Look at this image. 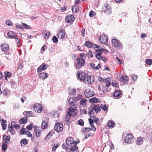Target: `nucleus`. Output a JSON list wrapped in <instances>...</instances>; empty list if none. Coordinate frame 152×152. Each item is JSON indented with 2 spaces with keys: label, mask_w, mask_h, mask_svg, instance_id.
<instances>
[{
  "label": "nucleus",
  "mask_w": 152,
  "mask_h": 152,
  "mask_svg": "<svg viewBox=\"0 0 152 152\" xmlns=\"http://www.w3.org/2000/svg\"><path fill=\"white\" fill-rule=\"evenodd\" d=\"M78 79L80 81L83 80V82L86 84H90L92 83L94 81L93 76L86 75L85 73L82 72H79L77 73Z\"/></svg>",
  "instance_id": "obj_1"
},
{
  "label": "nucleus",
  "mask_w": 152,
  "mask_h": 152,
  "mask_svg": "<svg viewBox=\"0 0 152 152\" xmlns=\"http://www.w3.org/2000/svg\"><path fill=\"white\" fill-rule=\"evenodd\" d=\"M68 112L66 114V118L69 117L68 118H70L71 116H74L77 113V107L75 105H72L70 106L68 110Z\"/></svg>",
  "instance_id": "obj_2"
},
{
  "label": "nucleus",
  "mask_w": 152,
  "mask_h": 152,
  "mask_svg": "<svg viewBox=\"0 0 152 152\" xmlns=\"http://www.w3.org/2000/svg\"><path fill=\"white\" fill-rule=\"evenodd\" d=\"M112 41V44L113 46L116 49L120 50L123 48V44L117 39H113Z\"/></svg>",
  "instance_id": "obj_3"
},
{
  "label": "nucleus",
  "mask_w": 152,
  "mask_h": 152,
  "mask_svg": "<svg viewBox=\"0 0 152 152\" xmlns=\"http://www.w3.org/2000/svg\"><path fill=\"white\" fill-rule=\"evenodd\" d=\"M76 61L77 63L75 64V67L76 69L81 68L84 66L85 61L83 58H77Z\"/></svg>",
  "instance_id": "obj_4"
},
{
  "label": "nucleus",
  "mask_w": 152,
  "mask_h": 152,
  "mask_svg": "<svg viewBox=\"0 0 152 152\" xmlns=\"http://www.w3.org/2000/svg\"><path fill=\"white\" fill-rule=\"evenodd\" d=\"M104 51L106 53L108 52V51L104 48H101L99 49L96 50H95L96 57L98 59H100L102 56V53Z\"/></svg>",
  "instance_id": "obj_5"
},
{
  "label": "nucleus",
  "mask_w": 152,
  "mask_h": 152,
  "mask_svg": "<svg viewBox=\"0 0 152 152\" xmlns=\"http://www.w3.org/2000/svg\"><path fill=\"white\" fill-rule=\"evenodd\" d=\"M84 94L87 98H89L94 96L95 93L92 89H87L84 91Z\"/></svg>",
  "instance_id": "obj_6"
},
{
  "label": "nucleus",
  "mask_w": 152,
  "mask_h": 152,
  "mask_svg": "<svg viewBox=\"0 0 152 152\" xmlns=\"http://www.w3.org/2000/svg\"><path fill=\"white\" fill-rule=\"evenodd\" d=\"M63 125L58 123H56L54 126V129L57 132H61L63 129Z\"/></svg>",
  "instance_id": "obj_7"
},
{
  "label": "nucleus",
  "mask_w": 152,
  "mask_h": 152,
  "mask_svg": "<svg viewBox=\"0 0 152 152\" xmlns=\"http://www.w3.org/2000/svg\"><path fill=\"white\" fill-rule=\"evenodd\" d=\"M42 105L41 104L36 103L34 106V110L37 113H40L42 110Z\"/></svg>",
  "instance_id": "obj_8"
},
{
  "label": "nucleus",
  "mask_w": 152,
  "mask_h": 152,
  "mask_svg": "<svg viewBox=\"0 0 152 152\" xmlns=\"http://www.w3.org/2000/svg\"><path fill=\"white\" fill-rule=\"evenodd\" d=\"M133 138V134L131 133L129 134L125 137L124 141L126 142L129 144V143L131 142Z\"/></svg>",
  "instance_id": "obj_9"
},
{
  "label": "nucleus",
  "mask_w": 152,
  "mask_h": 152,
  "mask_svg": "<svg viewBox=\"0 0 152 152\" xmlns=\"http://www.w3.org/2000/svg\"><path fill=\"white\" fill-rule=\"evenodd\" d=\"M80 142L79 140L76 141H75L74 143L72 145L70 149V150L71 152H73L75 151H76L78 149V147L76 145Z\"/></svg>",
  "instance_id": "obj_10"
},
{
  "label": "nucleus",
  "mask_w": 152,
  "mask_h": 152,
  "mask_svg": "<svg viewBox=\"0 0 152 152\" xmlns=\"http://www.w3.org/2000/svg\"><path fill=\"white\" fill-rule=\"evenodd\" d=\"M48 65L42 64L37 69L38 72H40L43 70H46L48 67Z\"/></svg>",
  "instance_id": "obj_11"
},
{
  "label": "nucleus",
  "mask_w": 152,
  "mask_h": 152,
  "mask_svg": "<svg viewBox=\"0 0 152 152\" xmlns=\"http://www.w3.org/2000/svg\"><path fill=\"white\" fill-rule=\"evenodd\" d=\"M75 20V18L74 16L72 15H67L66 18L65 20L67 23H71L73 22Z\"/></svg>",
  "instance_id": "obj_12"
},
{
  "label": "nucleus",
  "mask_w": 152,
  "mask_h": 152,
  "mask_svg": "<svg viewBox=\"0 0 152 152\" xmlns=\"http://www.w3.org/2000/svg\"><path fill=\"white\" fill-rule=\"evenodd\" d=\"M99 40L103 43H105L108 42V39L107 36L103 34L101 35L99 38Z\"/></svg>",
  "instance_id": "obj_13"
},
{
  "label": "nucleus",
  "mask_w": 152,
  "mask_h": 152,
  "mask_svg": "<svg viewBox=\"0 0 152 152\" xmlns=\"http://www.w3.org/2000/svg\"><path fill=\"white\" fill-rule=\"evenodd\" d=\"M65 36V31L63 29H60L58 34V37L59 39H62Z\"/></svg>",
  "instance_id": "obj_14"
},
{
  "label": "nucleus",
  "mask_w": 152,
  "mask_h": 152,
  "mask_svg": "<svg viewBox=\"0 0 152 152\" xmlns=\"http://www.w3.org/2000/svg\"><path fill=\"white\" fill-rule=\"evenodd\" d=\"M128 77L127 76L121 75L118 79L119 80L122 81L124 83H127L128 81Z\"/></svg>",
  "instance_id": "obj_15"
},
{
  "label": "nucleus",
  "mask_w": 152,
  "mask_h": 152,
  "mask_svg": "<svg viewBox=\"0 0 152 152\" xmlns=\"http://www.w3.org/2000/svg\"><path fill=\"white\" fill-rule=\"evenodd\" d=\"M74 142L71 137H68L66 140V144L68 146H71Z\"/></svg>",
  "instance_id": "obj_16"
},
{
  "label": "nucleus",
  "mask_w": 152,
  "mask_h": 152,
  "mask_svg": "<svg viewBox=\"0 0 152 152\" xmlns=\"http://www.w3.org/2000/svg\"><path fill=\"white\" fill-rule=\"evenodd\" d=\"M34 131L37 137H39L41 135V130L39 129V127H36L34 128Z\"/></svg>",
  "instance_id": "obj_17"
},
{
  "label": "nucleus",
  "mask_w": 152,
  "mask_h": 152,
  "mask_svg": "<svg viewBox=\"0 0 152 152\" xmlns=\"http://www.w3.org/2000/svg\"><path fill=\"white\" fill-rule=\"evenodd\" d=\"M91 108L96 113L99 112L101 110L100 108L98 105H92L91 106Z\"/></svg>",
  "instance_id": "obj_18"
},
{
  "label": "nucleus",
  "mask_w": 152,
  "mask_h": 152,
  "mask_svg": "<svg viewBox=\"0 0 152 152\" xmlns=\"http://www.w3.org/2000/svg\"><path fill=\"white\" fill-rule=\"evenodd\" d=\"M1 47L4 52L8 50L9 49V46L7 44L5 43L1 45Z\"/></svg>",
  "instance_id": "obj_19"
},
{
  "label": "nucleus",
  "mask_w": 152,
  "mask_h": 152,
  "mask_svg": "<svg viewBox=\"0 0 152 152\" xmlns=\"http://www.w3.org/2000/svg\"><path fill=\"white\" fill-rule=\"evenodd\" d=\"M38 75L39 77L40 78L45 79L48 77V75L47 73L42 72L39 74Z\"/></svg>",
  "instance_id": "obj_20"
},
{
  "label": "nucleus",
  "mask_w": 152,
  "mask_h": 152,
  "mask_svg": "<svg viewBox=\"0 0 152 152\" xmlns=\"http://www.w3.org/2000/svg\"><path fill=\"white\" fill-rule=\"evenodd\" d=\"M143 138L142 137H140L137 138L136 142V145H141L143 143Z\"/></svg>",
  "instance_id": "obj_21"
},
{
  "label": "nucleus",
  "mask_w": 152,
  "mask_h": 152,
  "mask_svg": "<svg viewBox=\"0 0 152 152\" xmlns=\"http://www.w3.org/2000/svg\"><path fill=\"white\" fill-rule=\"evenodd\" d=\"M42 36L44 37H45L46 38H49V35L50 34V31H48V32L45 30H43L42 32Z\"/></svg>",
  "instance_id": "obj_22"
},
{
  "label": "nucleus",
  "mask_w": 152,
  "mask_h": 152,
  "mask_svg": "<svg viewBox=\"0 0 152 152\" xmlns=\"http://www.w3.org/2000/svg\"><path fill=\"white\" fill-rule=\"evenodd\" d=\"M80 10V7L77 5L74 6L72 7V10L73 12L76 13L78 12Z\"/></svg>",
  "instance_id": "obj_23"
},
{
  "label": "nucleus",
  "mask_w": 152,
  "mask_h": 152,
  "mask_svg": "<svg viewBox=\"0 0 152 152\" xmlns=\"http://www.w3.org/2000/svg\"><path fill=\"white\" fill-rule=\"evenodd\" d=\"M93 109L91 108V107L88 110V113L89 114L90 116V118H94V112L92 110Z\"/></svg>",
  "instance_id": "obj_24"
},
{
  "label": "nucleus",
  "mask_w": 152,
  "mask_h": 152,
  "mask_svg": "<svg viewBox=\"0 0 152 152\" xmlns=\"http://www.w3.org/2000/svg\"><path fill=\"white\" fill-rule=\"evenodd\" d=\"M8 37L10 38H13L15 37V33L12 31H9L7 34Z\"/></svg>",
  "instance_id": "obj_25"
},
{
  "label": "nucleus",
  "mask_w": 152,
  "mask_h": 152,
  "mask_svg": "<svg viewBox=\"0 0 152 152\" xmlns=\"http://www.w3.org/2000/svg\"><path fill=\"white\" fill-rule=\"evenodd\" d=\"M48 122L44 120L43 121L41 124V128L43 129H46V127H48Z\"/></svg>",
  "instance_id": "obj_26"
},
{
  "label": "nucleus",
  "mask_w": 152,
  "mask_h": 152,
  "mask_svg": "<svg viewBox=\"0 0 152 152\" xmlns=\"http://www.w3.org/2000/svg\"><path fill=\"white\" fill-rule=\"evenodd\" d=\"M107 125L109 127H113L115 125V122L112 121H108Z\"/></svg>",
  "instance_id": "obj_27"
},
{
  "label": "nucleus",
  "mask_w": 152,
  "mask_h": 152,
  "mask_svg": "<svg viewBox=\"0 0 152 152\" xmlns=\"http://www.w3.org/2000/svg\"><path fill=\"white\" fill-rule=\"evenodd\" d=\"M87 99L85 98H83L81 100L80 102V104L83 106H84L86 104Z\"/></svg>",
  "instance_id": "obj_28"
},
{
  "label": "nucleus",
  "mask_w": 152,
  "mask_h": 152,
  "mask_svg": "<svg viewBox=\"0 0 152 152\" xmlns=\"http://www.w3.org/2000/svg\"><path fill=\"white\" fill-rule=\"evenodd\" d=\"M121 95V91L119 90H117L114 92L113 94V95L115 97H118Z\"/></svg>",
  "instance_id": "obj_29"
},
{
  "label": "nucleus",
  "mask_w": 152,
  "mask_h": 152,
  "mask_svg": "<svg viewBox=\"0 0 152 152\" xmlns=\"http://www.w3.org/2000/svg\"><path fill=\"white\" fill-rule=\"evenodd\" d=\"M84 45L88 48H91L92 46V43L91 42L87 41L85 42Z\"/></svg>",
  "instance_id": "obj_30"
},
{
  "label": "nucleus",
  "mask_w": 152,
  "mask_h": 152,
  "mask_svg": "<svg viewBox=\"0 0 152 152\" xmlns=\"http://www.w3.org/2000/svg\"><path fill=\"white\" fill-rule=\"evenodd\" d=\"M28 141L26 139H22L20 142V145L21 146H22V145L23 144L24 145L27 144L28 143Z\"/></svg>",
  "instance_id": "obj_31"
},
{
  "label": "nucleus",
  "mask_w": 152,
  "mask_h": 152,
  "mask_svg": "<svg viewBox=\"0 0 152 152\" xmlns=\"http://www.w3.org/2000/svg\"><path fill=\"white\" fill-rule=\"evenodd\" d=\"M10 136H7L4 135L3 137V139L4 140V143H7V142L9 141L10 140Z\"/></svg>",
  "instance_id": "obj_32"
},
{
  "label": "nucleus",
  "mask_w": 152,
  "mask_h": 152,
  "mask_svg": "<svg viewBox=\"0 0 152 152\" xmlns=\"http://www.w3.org/2000/svg\"><path fill=\"white\" fill-rule=\"evenodd\" d=\"M27 120L26 118H23L20 119L19 122L20 124H24L27 122Z\"/></svg>",
  "instance_id": "obj_33"
},
{
  "label": "nucleus",
  "mask_w": 152,
  "mask_h": 152,
  "mask_svg": "<svg viewBox=\"0 0 152 152\" xmlns=\"http://www.w3.org/2000/svg\"><path fill=\"white\" fill-rule=\"evenodd\" d=\"M8 129L12 134H15V131L13 129V127H10V125H9Z\"/></svg>",
  "instance_id": "obj_34"
},
{
  "label": "nucleus",
  "mask_w": 152,
  "mask_h": 152,
  "mask_svg": "<svg viewBox=\"0 0 152 152\" xmlns=\"http://www.w3.org/2000/svg\"><path fill=\"white\" fill-rule=\"evenodd\" d=\"M7 148V143H3L2 145V150L3 151H5Z\"/></svg>",
  "instance_id": "obj_35"
},
{
  "label": "nucleus",
  "mask_w": 152,
  "mask_h": 152,
  "mask_svg": "<svg viewBox=\"0 0 152 152\" xmlns=\"http://www.w3.org/2000/svg\"><path fill=\"white\" fill-rule=\"evenodd\" d=\"M100 107L102 110H104L105 111H106L108 110V107L105 104H101L100 105Z\"/></svg>",
  "instance_id": "obj_36"
},
{
  "label": "nucleus",
  "mask_w": 152,
  "mask_h": 152,
  "mask_svg": "<svg viewBox=\"0 0 152 152\" xmlns=\"http://www.w3.org/2000/svg\"><path fill=\"white\" fill-rule=\"evenodd\" d=\"M75 102V101L73 99V98L72 97H70L68 100L69 103L70 104L72 105H74Z\"/></svg>",
  "instance_id": "obj_37"
},
{
  "label": "nucleus",
  "mask_w": 152,
  "mask_h": 152,
  "mask_svg": "<svg viewBox=\"0 0 152 152\" xmlns=\"http://www.w3.org/2000/svg\"><path fill=\"white\" fill-rule=\"evenodd\" d=\"M98 99L96 97L93 98L92 99H90L89 102L92 103L97 102L98 101Z\"/></svg>",
  "instance_id": "obj_38"
},
{
  "label": "nucleus",
  "mask_w": 152,
  "mask_h": 152,
  "mask_svg": "<svg viewBox=\"0 0 152 152\" xmlns=\"http://www.w3.org/2000/svg\"><path fill=\"white\" fill-rule=\"evenodd\" d=\"M83 96L80 94L78 95L76 97V99L78 101H80L82 99H83Z\"/></svg>",
  "instance_id": "obj_39"
},
{
  "label": "nucleus",
  "mask_w": 152,
  "mask_h": 152,
  "mask_svg": "<svg viewBox=\"0 0 152 152\" xmlns=\"http://www.w3.org/2000/svg\"><path fill=\"white\" fill-rule=\"evenodd\" d=\"M69 94L72 95L75 94L76 92L75 89H71L70 91H69Z\"/></svg>",
  "instance_id": "obj_40"
},
{
  "label": "nucleus",
  "mask_w": 152,
  "mask_h": 152,
  "mask_svg": "<svg viewBox=\"0 0 152 152\" xmlns=\"http://www.w3.org/2000/svg\"><path fill=\"white\" fill-rule=\"evenodd\" d=\"M109 8H111V7L108 4H106L104 5V7L103 8L104 11L105 10H108Z\"/></svg>",
  "instance_id": "obj_41"
},
{
  "label": "nucleus",
  "mask_w": 152,
  "mask_h": 152,
  "mask_svg": "<svg viewBox=\"0 0 152 152\" xmlns=\"http://www.w3.org/2000/svg\"><path fill=\"white\" fill-rule=\"evenodd\" d=\"M145 62L148 65H151L152 64V60L151 59H146Z\"/></svg>",
  "instance_id": "obj_42"
},
{
  "label": "nucleus",
  "mask_w": 152,
  "mask_h": 152,
  "mask_svg": "<svg viewBox=\"0 0 152 152\" xmlns=\"http://www.w3.org/2000/svg\"><path fill=\"white\" fill-rule=\"evenodd\" d=\"M104 12L107 14H110L112 13V10L111 8H109L108 10H104Z\"/></svg>",
  "instance_id": "obj_43"
},
{
  "label": "nucleus",
  "mask_w": 152,
  "mask_h": 152,
  "mask_svg": "<svg viewBox=\"0 0 152 152\" xmlns=\"http://www.w3.org/2000/svg\"><path fill=\"white\" fill-rule=\"evenodd\" d=\"M22 25L23 27L27 29H29L31 28L30 26H29L27 25L26 23H22Z\"/></svg>",
  "instance_id": "obj_44"
},
{
  "label": "nucleus",
  "mask_w": 152,
  "mask_h": 152,
  "mask_svg": "<svg viewBox=\"0 0 152 152\" xmlns=\"http://www.w3.org/2000/svg\"><path fill=\"white\" fill-rule=\"evenodd\" d=\"M6 23L7 25L9 26H11L12 24V22L10 20H7L6 21Z\"/></svg>",
  "instance_id": "obj_45"
},
{
  "label": "nucleus",
  "mask_w": 152,
  "mask_h": 152,
  "mask_svg": "<svg viewBox=\"0 0 152 152\" xmlns=\"http://www.w3.org/2000/svg\"><path fill=\"white\" fill-rule=\"evenodd\" d=\"M26 131L25 129L23 128L20 130V132L21 134H23L26 133Z\"/></svg>",
  "instance_id": "obj_46"
},
{
  "label": "nucleus",
  "mask_w": 152,
  "mask_h": 152,
  "mask_svg": "<svg viewBox=\"0 0 152 152\" xmlns=\"http://www.w3.org/2000/svg\"><path fill=\"white\" fill-rule=\"evenodd\" d=\"M88 58H92L93 57V53L91 51L89 50L88 54Z\"/></svg>",
  "instance_id": "obj_47"
},
{
  "label": "nucleus",
  "mask_w": 152,
  "mask_h": 152,
  "mask_svg": "<svg viewBox=\"0 0 152 152\" xmlns=\"http://www.w3.org/2000/svg\"><path fill=\"white\" fill-rule=\"evenodd\" d=\"M105 82L106 83V86L107 87H109L110 84V82L108 80H107V79H105Z\"/></svg>",
  "instance_id": "obj_48"
},
{
  "label": "nucleus",
  "mask_w": 152,
  "mask_h": 152,
  "mask_svg": "<svg viewBox=\"0 0 152 152\" xmlns=\"http://www.w3.org/2000/svg\"><path fill=\"white\" fill-rule=\"evenodd\" d=\"M16 27L17 28H19L20 29H23V26L22 24L20 25L19 23H17L16 24Z\"/></svg>",
  "instance_id": "obj_49"
},
{
  "label": "nucleus",
  "mask_w": 152,
  "mask_h": 152,
  "mask_svg": "<svg viewBox=\"0 0 152 152\" xmlns=\"http://www.w3.org/2000/svg\"><path fill=\"white\" fill-rule=\"evenodd\" d=\"M4 76H6V77H10L12 76V73L10 72H5L4 73Z\"/></svg>",
  "instance_id": "obj_50"
},
{
  "label": "nucleus",
  "mask_w": 152,
  "mask_h": 152,
  "mask_svg": "<svg viewBox=\"0 0 152 152\" xmlns=\"http://www.w3.org/2000/svg\"><path fill=\"white\" fill-rule=\"evenodd\" d=\"M131 77L133 80H135L137 79V75L133 74L132 75Z\"/></svg>",
  "instance_id": "obj_51"
},
{
  "label": "nucleus",
  "mask_w": 152,
  "mask_h": 152,
  "mask_svg": "<svg viewBox=\"0 0 152 152\" xmlns=\"http://www.w3.org/2000/svg\"><path fill=\"white\" fill-rule=\"evenodd\" d=\"M3 93L4 95H7L10 93V91L8 90L4 89Z\"/></svg>",
  "instance_id": "obj_52"
},
{
  "label": "nucleus",
  "mask_w": 152,
  "mask_h": 152,
  "mask_svg": "<svg viewBox=\"0 0 152 152\" xmlns=\"http://www.w3.org/2000/svg\"><path fill=\"white\" fill-rule=\"evenodd\" d=\"M84 123L83 121L81 119L78 121V124L81 126H83V125Z\"/></svg>",
  "instance_id": "obj_53"
},
{
  "label": "nucleus",
  "mask_w": 152,
  "mask_h": 152,
  "mask_svg": "<svg viewBox=\"0 0 152 152\" xmlns=\"http://www.w3.org/2000/svg\"><path fill=\"white\" fill-rule=\"evenodd\" d=\"M53 42L54 43H56L58 42V39L57 38L56 36H54L52 38Z\"/></svg>",
  "instance_id": "obj_54"
},
{
  "label": "nucleus",
  "mask_w": 152,
  "mask_h": 152,
  "mask_svg": "<svg viewBox=\"0 0 152 152\" xmlns=\"http://www.w3.org/2000/svg\"><path fill=\"white\" fill-rule=\"evenodd\" d=\"M58 145L56 144H55L52 148V151H55L56 149L58 148Z\"/></svg>",
  "instance_id": "obj_55"
},
{
  "label": "nucleus",
  "mask_w": 152,
  "mask_h": 152,
  "mask_svg": "<svg viewBox=\"0 0 152 152\" xmlns=\"http://www.w3.org/2000/svg\"><path fill=\"white\" fill-rule=\"evenodd\" d=\"M95 12L93 11H91L89 13V16L90 17H93L94 15H95Z\"/></svg>",
  "instance_id": "obj_56"
},
{
  "label": "nucleus",
  "mask_w": 152,
  "mask_h": 152,
  "mask_svg": "<svg viewBox=\"0 0 152 152\" xmlns=\"http://www.w3.org/2000/svg\"><path fill=\"white\" fill-rule=\"evenodd\" d=\"M92 47H93L94 48H98L99 49L101 48L99 46L95 44H92Z\"/></svg>",
  "instance_id": "obj_57"
},
{
  "label": "nucleus",
  "mask_w": 152,
  "mask_h": 152,
  "mask_svg": "<svg viewBox=\"0 0 152 152\" xmlns=\"http://www.w3.org/2000/svg\"><path fill=\"white\" fill-rule=\"evenodd\" d=\"M15 39H16V42L17 43V44L18 45H20V39L16 37Z\"/></svg>",
  "instance_id": "obj_58"
},
{
  "label": "nucleus",
  "mask_w": 152,
  "mask_h": 152,
  "mask_svg": "<svg viewBox=\"0 0 152 152\" xmlns=\"http://www.w3.org/2000/svg\"><path fill=\"white\" fill-rule=\"evenodd\" d=\"M91 130V129L90 128H86L83 129V132H89Z\"/></svg>",
  "instance_id": "obj_59"
},
{
  "label": "nucleus",
  "mask_w": 152,
  "mask_h": 152,
  "mask_svg": "<svg viewBox=\"0 0 152 152\" xmlns=\"http://www.w3.org/2000/svg\"><path fill=\"white\" fill-rule=\"evenodd\" d=\"M1 125L2 126V128L3 130H5L7 127V125L6 124H2Z\"/></svg>",
  "instance_id": "obj_60"
},
{
  "label": "nucleus",
  "mask_w": 152,
  "mask_h": 152,
  "mask_svg": "<svg viewBox=\"0 0 152 152\" xmlns=\"http://www.w3.org/2000/svg\"><path fill=\"white\" fill-rule=\"evenodd\" d=\"M91 133H87L85 134V137L84 138L85 139H86L87 138H88L89 137L91 136Z\"/></svg>",
  "instance_id": "obj_61"
},
{
  "label": "nucleus",
  "mask_w": 152,
  "mask_h": 152,
  "mask_svg": "<svg viewBox=\"0 0 152 152\" xmlns=\"http://www.w3.org/2000/svg\"><path fill=\"white\" fill-rule=\"evenodd\" d=\"M94 122L97 125H99V118L95 119Z\"/></svg>",
  "instance_id": "obj_62"
},
{
  "label": "nucleus",
  "mask_w": 152,
  "mask_h": 152,
  "mask_svg": "<svg viewBox=\"0 0 152 152\" xmlns=\"http://www.w3.org/2000/svg\"><path fill=\"white\" fill-rule=\"evenodd\" d=\"M32 128V126L31 124H30L29 125L27 126L26 127L27 129L28 130H31Z\"/></svg>",
  "instance_id": "obj_63"
},
{
  "label": "nucleus",
  "mask_w": 152,
  "mask_h": 152,
  "mask_svg": "<svg viewBox=\"0 0 152 152\" xmlns=\"http://www.w3.org/2000/svg\"><path fill=\"white\" fill-rule=\"evenodd\" d=\"M50 133H49L46 136L45 138V139H49L51 137V136H50Z\"/></svg>",
  "instance_id": "obj_64"
}]
</instances>
